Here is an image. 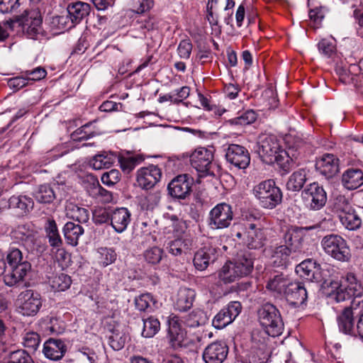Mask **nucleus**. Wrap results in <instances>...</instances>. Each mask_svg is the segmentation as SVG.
Returning <instances> with one entry per match:
<instances>
[{
  "label": "nucleus",
  "mask_w": 363,
  "mask_h": 363,
  "mask_svg": "<svg viewBox=\"0 0 363 363\" xmlns=\"http://www.w3.org/2000/svg\"><path fill=\"white\" fill-rule=\"evenodd\" d=\"M342 279L325 281L323 289L325 296L337 303L352 298V308L363 306V281L358 280L352 273H347Z\"/></svg>",
  "instance_id": "1"
},
{
  "label": "nucleus",
  "mask_w": 363,
  "mask_h": 363,
  "mask_svg": "<svg viewBox=\"0 0 363 363\" xmlns=\"http://www.w3.org/2000/svg\"><path fill=\"white\" fill-rule=\"evenodd\" d=\"M253 259L249 254L240 255L235 260L227 262L218 273L220 281L230 284L249 275L253 269Z\"/></svg>",
  "instance_id": "2"
},
{
  "label": "nucleus",
  "mask_w": 363,
  "mask_h": 363,
  "mask_svg": "<svg viewBox=\"0 0 363 363\" xmlns=\"http://www.w3.org/2000/svg\"><path fill=\"white\" fill-rule=\"evenodd\" d=\"M8 272L4 277L6 286H13L23 281L30 270L31 265L28 261L23 260V255L17 248H11L7 255Z\"/></svg>",
  "instance_id": "3"
},
{
  "label": "nucleus",
  "mask_w": 363,
  "mask_h": 363,
  "mask_svg": "<svg viewBox=\"0 0 363 363\" xmlns=\"http://www.w3.org/2000/svg\"><path fill=\"white\" fill-rule=\"evenodd\" d=\"M252 194L259 205L267 209L274 208L282 200V192L273 179H267L255 185Z\"/></svg>",
  "instance_id": "4"
},
{
  "label": "nucleus",
  "mask_w": 363,
  "mask_h": 363,
  "mask_svg": "<svg viewBox=\"0 0 363 363\" xmlns=\"http://www.w3.org/2000/svg\"><path fill=\"white\" fill-rule=\"evenodd\" d=\"M258 320L264 333L271 337L281 335L284 322L278 308L271 303H266L258 311Z\"/></svg>",
  "instance_id": "5"
},
{
  "label": "nucleus",
  "mask_w": 363,
  "mask_h": 363,
  "mask_svg": "<svg viewBox=\"0 0 363 363\" xmlns=\"http://www.w3.org/2000/svg\"><path fill=\"white\" fill-rule=\"evenodd\" d=\"M320 245L325 254L337 261L347 262L351 257L347 241L339 235H325L321 240Z\"/></svg>",
  "instance_id": "6"
},
{
  "label": "nucleus",
  "mask_w": 363,
  "mask_h": 363,
  "mask_svg": "<svg viewBox=\"0 0 363 363\" xmlns=\"http://www.w3.org/2000/svg\"><path fill=\"white\" fill-rule=\"evenodd\" d=\"M168 324L169 344L173 349L188 348L201 342V335H196L195 338H189L186 336V332L181 328L178 317L170 318Z\"/></svg>",
  "instance_id": "7"
},
{
  "label": "nucleus",
  "mask_w": 363,
  "mask_h": 363,
  "mask_svg": "<svg viewBox=\"0 0 363 363\" xmlns=\"http://www.w3.org/2000/svg\"><path fill=\"white\" fill-rule=\"evenodd\" d=\"M13 21L18 23L30 38H36L42 33V18L37 9H25L22 14L14 16Z\"/></svg>",
  "instance_id": "8"
},
{
  "label": "nucleus",
  "mask_w": 363,
  "mask_h": 363,
  "mask_svg": "<svg viewBox=\"0 0 363 363\" xmlns=\"http://www.w3.org/2000/svg\"><path fill=\"white\" fill-rule=\"evenodd\" d=\"M233 216V211L230 205L225 202L218 203L208 213V226L212 230L227 228L230 225Z\"/></svg>",
  "instance_id": "9"
},
{
  "label": "nucleus",
  "mask_w": 363,
  "mask_h": 363,
  "mask_svg": "<svg viewBox=\"0 0 363 363\" xmlns=\"http://www.w3.org/2000/svg\"><path fill=\"white\" fill-rule=\"evenodd\" d=\"M192 167L205 176L215 175V164L213 163V151L212 148L199 147L195 149L189 156Z\"/></svg>",
  "instance_id": "10"
},
{
  "label": "nucleus",
  "mask_w": 363,
  "mask_h": 363,
  "mask_svg": "<svg viewBox=\"0 0 363 363\" xmlns=\"http://www.w3.org/2000/svg\"><path fill=\"white\" fill-rule=\"evenodd\" d=\"M281 149L279 140L274 135H262L257 142V152L261 160L266 164H274L275 155Z\"/></svg>",
  "instance_id": "11"
},
{
  "label": "nucleus",
  "mask_w": 363,
  "mask_h": 363,
  "mask_svg": "<svg viewBox=\"0 0 363 363\" xmlns=\"http://www.w3.org/2000/svg\"><path fill=\"white\" fill-rule=\"evenodd\" d=\"M301 197L306 206L314 211L322 208L327 201L325 191L317 182L307 185L301 192Z\"/></svg>",
  "instance_id": "12"
},
{
  "label": "nucleus",
  "mask_w": 363,
  "mask_h": 363,
  "mask_svg": "<svg viewBox=\"0 0 363 363\" xmlns=\"http://www.w3.org/2000/svg\"><path fill=\"white\" fill-rule=\"evenodd\" d=\"M234 234L237 238L242 240L245 245L250 249H260L264 245L265 235L261 227L257 224L249 223L245 227V232L236 231L233 230Z\"/></svg>",
  "instance_id": "13"
},
{
  "label": "nucleus",
  "mask_w": 363,
  "mask_h": 363,
  "mask_svg": "<svg viewBox=\"0 0 363 363\" xmlns=\"http://www.w3.org/2000/svg\"><path fill=\"white\" fill-rule=\"evenodd\" d=\"M242 311V305L239 301H230L213 318L212 325L217 329H223L239 315Z\"/></svg>",
  "instance_id": "14"
},
{
  "label": "nucleus",
  "mask_w": 363,
  "mask_h": 363,
  "mask_svg": "<svg viewBox=\"0 0 363 363\" xmlns=\"http://www.w3.org/2000/svg\"><path fill=\"white\" fill-rule=\"evenodd\" d=\"M18 301L20 303L21 312L26 316L35 315L42 306L40 294L31 289L21 292Z\"/></svg>",
  "instance_id": "15"
},
{
  "label": "nucleus",
  "mask_w": 363,
  "mask_h": 363,
  "mask_svg": "<svg viewBox=\"0 0 363 363\" xmlns=\"http://www.w3.org/2000/svg\"><path fill=\"white\" fill-rule=\"evenodd\" d=\"M225 158L234 167L239 169H246L250 163V156L248 150L239 145L231 144L228 146Z\"/></svg>",
  "instance_id": "16"
},
{
  "label": "nucleus",
  "mask_w": 363,
  "mask_h": 363,
  "mask_svg": "<svg viewBox=\"0 0 363 363\" xmlns=\"http://www.w3.org/2000/svg\"><path fill=\"white\" fill-rule=\"evenodd\" d=\"M314 228V226L305 228L291 226L284 235L283 239L285 245L294 252L301 251L308 231Z\"/></svg>",
  "instance_id": "17"
},
{
  "label": "nucleus",
  "mask_w": 363,
  "mask_h": 363,
  "mask_svg": "<svg viewBox=\"0 0 363 363\" xmlns=\"http://www.w3.org/2000/svg\"><path fill=\"white\" fill-rule=\"evenodd\" d=\"M194 183L193 178L184 174L173 179L168 185L169 194L178 199H184L190 195Z\"/></svg>",
  "instance_id": "18"
},
{
  "label": "nucleus",
  "mask_w": 363,
  "mask_h": 363,
  "mask_svg": "<svg viewBox=\"0 0 363 363\" xmlns=\"http://www.w3.org/2000/svg\"><path fill=\"white\" fill-rule=\"evenodd\" d=\"M291 281L282 273H271L265 278V289L274 296H284Z\"/></svg>",
  "instance_id": "19"
},
{
  "label": "nucleus",
  "mask_w": 363,
  "mask_h": 363,
  "mask_svg": "<svg viewBox=\"0 0 363 363\" xmlns=\"http://www.w3.org/2000/svg\"><path fill=\"white\" fill-rule=\"evenodd\" d=\"M228 354V345L222 341H216L208 345L203 352L206 363H223Z\"/></svg>",
  "instance_id": "20"
},
{
  "label": "nucleus",
  "mask_w": 363,
  "mask_h": 363,
  "mask_svg": "<svg viewBox=\"0 0 363 363\" xmlns=\"http://www.w3.org/2000/svg\"><path fill=\"white\" fill-rule=\"evenodd\" d=\"M162 176L160 169L155 165L140 167L138 171V185L143 189H152Z\"/></svg>",
  "instance_id": "21"
},
{
  "label": "nucleus",
  "mask_w": 363,
  "mask_h": 363,
  "mask_svg": "<svg viewBox=\"0 0 363 363\" xmlns=\"http://www.w3.org/2000/svg\"><path fill=\"white\" fill-rule=\"evenodd\" d=\"M284 296L289 305L298 308L306 303L308 295L301 283L291 281Z\"/></svg>",
  "instance_id": "22"
},
{
  "label": "nucleus",
  "mask_w": 363,
  "mask_h": 363,
  "mask_svg": "<svg viewBox=\"0 0 363 363\" xmlns=\"http://www.w3.org/2000/svg\"><path fill=\"white\" fill-rule=\"evenodd\" d=\"M67 350V345L61 339L49 338L43 344V353L47 359L52 361L61 359Z\"/></svg>",
  "instance_id": "23"
},
{
  "label": "nucleus",
  "mask_w": 363,
  "mask_h": 363,
  "mask_svg": "<svg viewBox=\"0 0 363 363\" xmlns=\"http://www.w3.org/2000/svg\"><path fill=\"white\" fill-rule=\"evenodd\" d=\"M315 168L325 178H332L339 172V160L333 154H325L316 162Z\"/></svg>",
  "instance_id": "24"
},
{
  "label": "nucleus",
  "mask_w": 363,
  "mask_h": 363,
  "mask_svg": "<svg viewBox=\"0 0 363 363\" xmlns=\"http://www.w3.org/2000/svg\"><path fill=\"white\" fill-rule=\"evenodd\" d=\"M106 328L111 333L108 336L109 345L114 350H121L128 338V336L123 332L122 325L111 320L106 325Z\"/></svg>",
  "instance_id": "25"
},
{
  "label": "nucleus",
  "mask_w": 363,
  "mask_h": 363,
  "mask_svg": "<svg viewBox=\"0 0 363 363\" xmlns=\"http://www.w3.org/2000/svg\"><path fill=\"white\" fill-rule=\"evenodd\" d=\"M217 259V250L213 247H204L199 250L194 255V265L199 271L205 270L211 262Z\"/></svg>",
  "instance_id": "26"
},
{
  "label": "nucleus",
  "mask_w": 363,
  "mask_h": 363,
  "mask_svg": "<svg viewBox=\"0 0 363 363\" xmlns=\"http://www.w3.org/2000/svg\"><path fill=\"white\" fill-rule=\"evenodd\" d=\"M195 297L196 292L194 289L181 287L174 299V308L181 312L189 310L193 306Z\"/></svg>",
  "instance_id": "27"
},
{
  "label": "nucleus",
  "mask_w": 363,
  "mask_h": 363,
  "mask_svg": "<svg viewBox=\"0 0 363 363\" xmlns=\"http://www.w3.org/2000/svg\"><path fill=\"white\" fill-rule=\"evenodd\" d=\"M320 267L311 259H306L296 267V272L302 278L309 281H318Z\"/></svg>",
  "instance_id": "28"
},
{
  "label": "nucleus",
  "mask_w": 363,
  "mask_h": 363,
  "mask_svg": "<svg viewBox=\"0 0 363 363\" xmlns=\"http://www.w3.org/2000/svg\"><path fill=\"white\" fill-rule=\"evenodd\" d=\"M355 312L352 308H345L337 317V321L340 332L350 335H354L357 325H354V315Z\"/></svg>",
  "instance_id": "29"
},
{
  "label": "nucleus",
  "mask_w": 363,
  "mask_h": 363,
  "mask_svg": "<svg viewBox=\"0 0 363 363\" xmlns=\"http://www.w3.org/2000/svg\"><path fill=\"white\" fill-rule=\"evenodd\" d=\"M342 186L348 190H354L363 185V172L357 168L345 170L341 179Z\"/></svg>",
  "instance_id": "30"
},
{
  "label": "nucleus",
  "mask_w": 363,
  "mask_h": 363,
  "mask_svg": "<svg viewBox=\"0 0 363 363\" xmlns=\"http://www.w3.org/2000/svg\"><path fill=\"white\" fill-rule=\"evenodd\" d=\"M90 10L89 4L78 1L68 6V16L73 23L77 24L89 16Z\"/></svg>",
  "instance_id": "31"
},
{
  "label": "nucleus",
  "mask_w": 363,
  "mask_h": 363,
  "mask_svg": "<svg viewBox=\"0 0 363 363\" xmlns=\"http://www.w3.org/2000/svg\"><path fill=\"white\" fill-rule=\"evenodd\" d=\"M130 214L127 208H120L113 211L111 216L112 227L116 231L122 233L130 222Z\"/></svg>",
  "instance_id": "32"
},
{
  "label": "nucleus",
  "mask_w": 363,
  "mask_h": 363,
  "mask_svg": "<svg viewBox=\"0 0 363 363\" xmlns=\"http://www.w3.org/2000/svg\"><path fill=\"white\" fill-rule=\"evenodd\" d=\"M62 232L67 244L77 246L79 238L84 234L83 227L73 222H67L63 227Z\"/></svg>",
  "instance_id": "33"
},
{
  "label": "nucleus",
  "mask_w": 363,
  "mask_h": 363,
  "mask_svg": "<svg viewBox=\"0 0 363 363\" xmlns=\"http://www.w3.org/2000/svg\"><path fill=\"white\" fill-rule=\"evenodd\" d=\"M335 71L340 82L344 84H352L360 91V78L356 72H351V65L348 68L337 65Z\"/></svg>",
  "instance_id": "34"
},
{
  "label": "nucleus",
  "mask_w": 363,
  "mask_h": 363,
  "mask_svg": "<svg viewBox=\"0 0 363 363\" xmlns=\"http://www.w3.org/2000/svg\"><path fill=\"white\" fill-rule=\"evenodd\" d=\"M9 206L10 208L18 210V213L23 215L33 208L34 201L27 196H12L9 200Z\"/></svg>",
  "instance_id": "35"
},
{
  "label": "nucleus",
  "mask_w": 363,
  "mask_h": 363,
  "mask_svg": "<svg viewBox=\"0 0 363 363\" xmlns=\"http://www.w3.org/2000/svg\"><path fill=\"white\" fill-rule=\"evenodd\" d=\"M307 181V172L304 169H299L293 172L286 182V189L291 191H299Z\"/></svg>",
  "instance_id": "36"
},
{
  "label": "nucleus",
  "mask_w": 363,
  "mask_h": 363,
  "mask_svg": "<svg viewBox=\"0 0 363 363\" xmlns=\"http://www.w3.org/2000/svg\"><path fill=\"white\" fill-rule=\"evenodd\" d=\"M65 212L67 217L81 223H85L89 219V211L86 208L72 202L67 203Z\"/></svg>",
  "instance_id": "37"
},
{
  "label": "nucleus",
  "mask_w": 363,
  "mask_h": 363,
  "mask_svg": "<svg viewBox=\"0 0 363 363\" xmlns=\"http://www.w3.org/2000/svg\"><path fill=\"white\" fill-rule=\"evenodd\" d=\"M45 232L51 247H59L62 245V240L54 219H48L45 224Z\"/></svg>",
  "instance_id": "38"
},
{
  "label": "nucleus",
  "mask_w": 363,
  "mask_h": 363,
  "mask_svg": "<svg viewBox=\"0 0 363 363\" xmlns=\"http://www.w3.org/2000/svg\"><path fill=\"white\" fill-rule=\"evenodd\" d=\"M116 155L104 152L95 155L90 161V166L96 170L109 168L116 161Z\"/></svg>",
  "instance_id": "39"
},
{
  "label": "nucleus",
  "mask_w": 363,
  "mask_h": 363,
  "mask_svg": "<svg viewBox=\"0 0 363 363\" xmlns=\"http://www.w3.org/2000/svg\"><path fill=\"white\" fill-rule=\"evenodd\" d=\"M342 225L350 230H355L360 228L362 218L360 214L353 208L351 211L346 213L339 218Z\"/></svg>",
  "instance_id": "40"
},
{
  "label": "nucleus",
  "mask_w": 363,
  "mask_h": 363,
  "mask_svg": "<svg viewBox=\"0 0 363 363\" xmlns=\"http://www.w3.org/2000/svg\"><path fill=\"white\" fill-rule=\"evenodd\" d=\"M35 200L42 203H50L56 198L55 192L50 185H40L34 193Z\"/></svg>",
  "instance_id": "41"
},
{
  "label": "nucleus",
  "mask_w": 363,
  "mask_h": 363,
  "mask_svg": "<svg viewBox=\"0 0 363 363\" xmlns=\"http://www.w3.org/2000/svg\"><path fill=\"white\" fill-rule=\"evenodd\" d=\"M142 320L143 321V328L141 335L146 338L152 337L160 328L159 320L152 316L147 318L142 316Z\"/></svg>",
  "instance_id": "42"
},
{
  "label": "nucleus",
  "mask_w": 363,
  "mask_h": 363,
  "mask_svg": "<svg viewBox=\"0 0 363 363\" xmlns=\"http://www.w3.org/2000/svg\"><path fill=\"white\" fill-rule=\"evenodd\" d=\"M48 281L50 286L55 291H65L72 284L71 277L63 273L50 277Z\"/></svg>",
  "instance_id": "43"
},
{
  "label": "nucleus",
  "mask_w": 363,
  "mask_h": 363,
  "mask_svg": "<svg viewBox=\"0 0 363 363\" xmlns=\"http://www.w3.org/2000/svg\"><path fill=\"white\" fill-rule=\"evenodd\" d=\"M293 251L286 245L275 247L272 250L274 263L277 266L286 265L288 258Z\"/></svg>",
  "instance_id": "44"
},
{
  "label": "nucleus",
  "mask_w": 363,
  "mask_h": 363,
  "mask_svg": "<svg viewBox=\"0 0 363 363\" xmlns=\"http://www.w3.org/2000/svg\"><path fill=\"white\" fill-rule=\"evenodd\" d=\"M206 315L203 311L194 310L184 318V324L186 327L194 328L205 323Z\"/></svg>",
  "instance_id": "45"
},
{
  "label": "nucleus",
  "mask_w": 363,
  "mask_h": 363,
  "mask_svg": "<svg viewBox=\"0 0 363 363\" xmlns=\"http://www.w3.org/2000/svg\"><path fill=\"white\" fill-rule=\"evenodd\" d=\"M160 199L157 193L146 192L140 196L139 203L142 209L152 210L158 204Z\"/></svg>",
  "instance_id": "46"
},
{
  "label": "nucleus",
  "mask_w": 363,
  "mask_h": 363,
  "mask_svg": "<svg viewBox=\"0 0 363 363\" xmlns=\"http://www.w3.org/2000/svg\"><path fill=\"white\" fill-rule=\"evenodd\" d=\"M275 157L276 160L274 163H277L284 173L289 172L293 164V160L289 156V152L281 148Z\"/></svg>",
  "instance_id": "47"
},
{
  "label": "nucleus",
  "mask_w": 363,
  "mask_h": 363,
  "mask_svg": "<svg viewBox=\"0 0 363 363\" xmlns=\"http://www.w3.org/2000/svg\"><path fill=\"white\" fill-rule=\"evenodd\" d=\"M353 209L349 200L345 196H338L335 198L333 203V210L340 218Z\"/></svg>",
  "instance_id": "48"
},
{
  "label": "nucleus",
  "mask_w": 363,
  "mask_h": 363,
  "mask_svg": "<svg viewBox=\"0 0 363 363\" xmlns=\"http://www.w3.org/2000/svg\"><path fill=\"white\" fill-rule=\"evenodd\" d=\"M155 303V301L150 294H143L138 298V310L146 313L152 312Z\"/></svg>",
  "instance_id": "49"
},
{
  "label": "nucleus",
  "mask_w": 363,
  "mask_h": 363,
  "mask_svg": "<svg viewBox=\"0 0 363 363\" xmlns=\"http://www.w3.org/2000/svg\"><path fill=\"white\" fill-rule=\"evenodd\" d=\"M9 363H35L31 356L23 350L11 352L8 356Z\"/></svg>",
  "instance_id": "50"
},
{
  "label": "nucleus",
  "mask_w": 363,
  "mask_h": 363,
  "mask_svg": "<svg viewBox=\"0 0 363 363\" xmlns=\"http://www.w3.org/2000/svg\"><path fill=\"white\" fill-rule=\"evenodd\" d=\"M94 135V131L91 129V124L86 123L77 128L71 134V138L74 141L86 140Z\"/></svg>",
  "instance_id": "51"
},
{
  "label": "nucleus",
  "mask_w": 363,
  "mask_h": 363,
  "mask_svg": "<svg viewBox=\"0 0 363 363\" xmlns=\"http://www.w3.org/2000/svg\"><path fill=\"white\" fill-rule=\"evenodd\" d=\"M21 0H0V13H13L21 11Z\"/></svg>",
  "instance_id": "52"
},
{
  "label": "nucleus",
  "mask_w": 363,
  "mask_h": 363,
  "mask_svg": "<svg viewBox=\"0 0 363 363\" xmlns=\"http://www.w3.org/2000/svg\"><path fill=\"white\" fill-rule=\"evenodd\" d=\"M256 118V113L252 110H248L240 116L230 120V123L233 125H246L255 122Z\"/></svg>",
  "instance_id": "53"
},
{
  "label": "nucleus",
  "mask_w": 363,
  "mask_h": 363,
  "mask_svg": "<svg viewBox=\"0 0 363 363\" xmlns=\"http://www.w3.org/2000/svg\"><path fill=\"white\" fill-rule=\"evenodd\" d=\"M40 342V335L35 332H28L23 337V345L25 347L35 351Z\"/></svg>",
  "instance_id": "54"
},
{
  "label": "nucleus",
  "mask_w": 363,
  "mask_h": 363,
  "mask_svg": "<svg viewBox=\"0 0 363 363\" xmlns=\"http://www.w3.org/2000/svg\"><path fill=\"white\" fill-rule=\"evenodd\" d=\"M98 252L99 255V262L104 267L111 264L116 259L115 251L111 248L101 247L99 249Z\"/></svg>",
  "instance_id": "55"
},
{
  "label": "nucleus",
  "mask_w": 363,
  "mask_h": 363,
  "mask_svg": "<svg viewBox=\"0 0 363 363\" xmlns=\"http://www.w3.org/2000/svg\"><path fill=\"white\" fill-rule=\"evenodd\" d=\"M319 52L327 57H331L336 50L333 39H322L318 44Z\"/></svg>",
  "instance_id": "56"
},
{
  "label": "nucleus",
  "mask_w": 363,
  "mask_h": 363,
  "mask_svg": "<svg viewBox=\"0 0 363 363\" xmlns=\"http://www.w3.org/2000/svg\"><path fill=\"white\" fill-rule=\"evenodd\" d=\"M218 4V0H208L207 4V19L209 23L213 26H217L218 23V11L219 9Z\"/></svg>",
  "instance_id": "57"
},
{
  "label": "nucleus",
  "mask_w": 363,
  "mask_h": 363,
  "mask_svg": "<svg viewBox=\"0 0 363 363\" xmlns=\"http://www.w3.org/2000/svg\"><path fill=\"white\" fill-rule=\"evenodd\" d=\"M163 251L160 247H152L145 251L144 254L146 261L151 264H157L162 257Z\"/></svg>",
  "instance_id": "58"
},
{
  "label": "nucleus",
  "mask_w": 363,
  "mask_h": 363,
  "mask_svg": "<svg viewBox=\"0 0 363 363\" xmlns=\"http://www.w3.org/2000/svg\"><path fill=\"white\" fill-rule=\"evenodd\" d=\"M121 174L117 169H111L104 172L101 176V182L107 186H113L120 181Z\"/></svg>",
  "instance_id": "59"
},
{
  "label": "nucleus",
  "mask_w": 363,
  "mask_h": 363,
  "mask_svg": "<svg viewBox=\"0 0 363 363\" xmlns=\"http://www.w3.org/2000/svg\"><path fill=\"white\" fill-rule=\"evenodd\" d=\"M190 93V89L188 86H182L180 89H174L170 92L169 97L172 101L181 102L186 99Z\"/></svg>",
  "instance_id": "60"
},
{
  "label": "nucleus",
  "mask_w": 363,
  "mask_h": 363,
  "mask_svg": "<svg viewBox=\"0 0 363 363\" xmlns=\"http://www.w3.org/2000/svg\"><path fill=\"white\" fill-rule=\"evenodd\" d=\"M122 170L128 174L136 164V158L133 156H121L118 158Z\"/></svg>",
  "instance_id": "61"
},
{
  "label": "nucleus",
  "mask_w": 363,
  "mask_h": 363,
  "mask_svg": "<svg viewBox=\"0 0 363 363\" xmlns=\"http://www.w3.org/2000/svg\"><path fill=\"white\" fill-rule=\"evenodd\" d=\"M23 74L26 76L28 81H39L45 77L47 72L44 68L38 67L32 70L25 71Z\"/></svg>",
  "instance_id": "62"
},
{
  "label": "nucleus",
  "mask_w": 363,
  "mask_h": 363,
  "mask_svg": "<svg viewBox=\"0 0 363 363\" xmlns=\"http://www.w3.org/2000/svg\"><path fill=\"white\" fill-rule=\"evenodd\" d=\"M187 249V245L185 244L184 241L182 239L174 240L169 245V252L174 256L182 255V253Z\"/></svg>",
  "instance_id": "63"
},
{
  "label": "nucleus",
  "mask_w": 363,
  "mask_h": 363,
  "mask_svg": "<svg viewBox=\"0 0 363 363\" xmlns=\"http://www.w3.org/2000/svg\"><path fill=\"white\" fill-rule=\"evenodd\" d=\"M109 212L102 208L96 209L93 213V219L95 223L102 224L108 222L111 219Z\"/></svg>",
  "instance_id": "64"
}]
</instances>
